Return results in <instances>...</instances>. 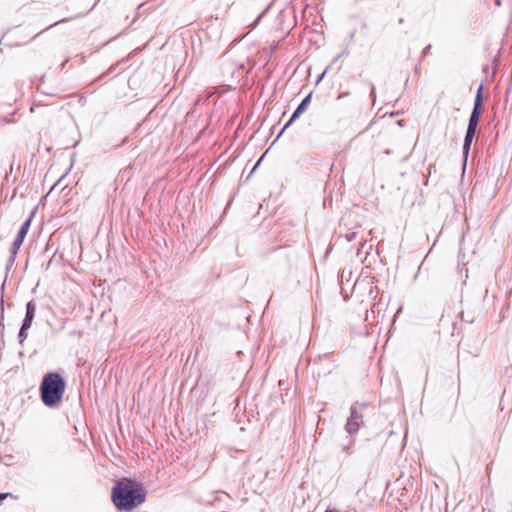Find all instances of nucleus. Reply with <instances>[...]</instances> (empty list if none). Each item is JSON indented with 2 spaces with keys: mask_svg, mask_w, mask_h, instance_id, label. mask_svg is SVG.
<instances>
[{
  "mask_svg": "<svg viewBox=\"0 0 512 512\" xmlns=\"http://www.w3.org/2000/svg\"><path fill=\"white\" fill-rule=\"evenodd\" d=\"M340 58V55H337L334 61H337Z\"/></svg>",
  "mask_w": 512,
  "mask_h": 512,
  "instance_id": "obj_22",
  "label": "nucleus"
},
{
  "mask_svg": "<svg viewBox=\"0 0 512 512\" xmlns=\"http://www.w3.org/2000/svg\"><path fill=\"white\" fill-rule=\"evenodd\" d=\"M325 512H340V511L335 510V509H327Z\"/></svg>",
  "mask_w": 512,
  "mask_h": 512,
  "instance_id": "obj_20",
  "label": "nucleus"
},
{
  "mask_svg": "<svg viewBox=\"0 0 512 512\" xmlns=\"http://www.w3.org/2000/svg\"><path fill=\"white\" fill-rule=\"evenodd\" d=\"M477 127L478 126H476V125H470V124H468V126H467V130H466V134H465V138H464V144H463V153H464L465 157L468 156L472 141H473L476 131H477Z\"/></svg>",
  "mask_w": 512,
  "mask_h": 512,
  "instance_id": "obj_6",
  "label": "nucleus"
},
{
  "mask_svg": "<svg viewBox=\"0 0 512 512\" xmlns=\"http://www.w3.org/2000/svg\"><path fill=\"white\" fill-rule=\"evenodd\" d=\"M146 490L136 481H118L111 493L113 504L118 510L131 511L141 505L146 499Z\"/></svg>",
  "mask_w": 512,
  "mask_h": 512,
  "instance_id": "obj_1",
  "label": "nucleus"
},
{
  "mask_svg": "<svg viewBox=\"0 0 512 512\" xmlns=\"http://www.w3.org/2000/svg\"><path fill=\"white\" fill-rule=\"evenodd\" d=\"M347 96H349V92H342L338 95L337 99H342Z\"/></svg>",
  "mask_w": 512,
  "mask_h": 512,
  "instance_id": "obj_15",
  "label": "nucleus"
},
{
  "mask_svg": "<svg viewBox=\"0 0 512 512\" xmlns=\"http://www.w3.org/2000/svg\"><path fill=\"white\" fill-rule=\"evenodd\" d=\"M358 233L357 232H350L345 235V238L348 242H352L356 240Z\"/></svg>",
  "mask_w": 512,
  "mask_h": 512,
  "instance_id": "obj_13",
  "label": "nucleus"
},
{
  "mask_svg": "<svg viewBox=\"0 0 512 512\" xmlns=\"http://www.w3.org/2000/svg\"><path fill=\"white\" fill-rule=\"evenodd\" d=\"M361 425L358 424V422H355L351 420L350 418L347 419V422L345 424V431L348 433L349 436L355 435L358 430L360 429Z\"/></svg>",
  "mask_w": 512,
  "mask_h": 512,
  "instance_id": "obj_9",
  "label": "nucleus"
},
{
  "mask_svg": "<svg viewBox=\"0 0 512 512\" xmlns=\"http://www.w3.org/2000/svg\"><path fill=\"white\" fill-rule=\"evenodd\" d=\"M482 89H483V87H482V85H480L477 90V94H476L475 101H474V106H473V109H472V112H471V115L469 118L468 124H470V125L478 126V124H479L480 116L482 113V103H483Z\"/></svg>",
  "mask_w": 512,
  "mask_h": 512,
  "instance_id": "obj_4",
  "label": "nucleus"
},
{
  "mask_svg": "<svg viewBox=\"0 0 512 512\" xmlns=\"http://www.w3.org/2000/svg\"><path fill=\"white\" fill-rule=\"evenodd\" d=\"M311 97H312V93H309L306 97H304V99L301 101V103L298 105V107L293 112L289 121L282 128V130L279 133V135L277 136V138H279L283 134L285 129H287L288 126H290L291 123L294 122L306 110L307 106L309 105V103L311 101Z\"/></svg>",
  "mask_w": 512,
  "mask_h": 512,
  "instance_id": "obj_5",
  "label": "nucleus"
},
{
  "mask_svg": "<svg viewBox=\"0 0 512 512\" xmlns=\"http://www.w3.org/2000/svg\"><path fill=\"white\" fill-rule=\"evenodd\" d=\"M16 255H17V254H11V253H10V257H9V259H8V261H7V265H6V273H8V272H9V270H10V269L12 268V266L14 265V263H15V259H16Z\"/></svg>",
  "mask_w": 512,
  "mask_h": 512,
  "instance_id": "obj_12",
  "label": "nucleus"
},
{
  "mask_svg": "<svg viewBox=\"0 0 512 512\" xmlns=\"http://www.w3.org/2000/svg\"><path fill=\"white\" fill-rule=\"evenodd\" d=\"M324 74H325V72L322 73V75L319 77L318 81L322 80Z\"/></svg>",
  "mask_w": 512,
  "mask_h": 512,
  "instance_id": "obj_21",
  "label": "nucleus"
},
{
  "mask_svg": "<svg viewBox=\"0 0 512 512\" xmlns=\"http://www.w3.org/2000/svg\"><path fill=\"white\" fill-rule=\"evenodd\" d=\"M30 328L29 327H25L24 325L21 326L20 328V331L18 333V339H19V343L22 345L24 343V341L27 339V336H28V333L27 331L29 330Z\"/></svg>",
  "mask_w": 512,
  "mask_h": 512,
  "instance_id": "obj_11",
  "label": "nucleus"
},
{
  "mask_svg": "<svg viewBox=\"0 0 512 512\" xmlns=\"http://www.w3.org/2000/svg\"><path fill=\"white\" fill-rule=\"evenodd\" d=\"M33 216H34V212H32L30 217L26 221H24V223L21 225V227L17 233V236L11 246V249H10L11 254L18 253V251H19L21 245L23 244V241L30 229V225H31Z\"/></svg>",
  "mask_w": 512,
  "mask_h": 512,
  "instance_id": "obj_3",
  "label": "nucleus"
},
{
  "mask_svg": "<svg viewBox=\"0 0 512 512\" xmlns=\"http://www.w3.org/2000/svg\"><path fill=\"white\" fill-rule=\"evenodd\" d=\"M5 285H6V279L3 281L2 285H1V299H0V322H2V320L4 319V299H3V293H4V290H5Z\"/></svg>",
  "mask_w": 512,
  "mask_h": 512,
  "instance_id": "obj_10",
  "label": "nucleus"
},
{
  "mask_svg": "<svg viewBox=\"0 0 512 512\" xmlns=\"http://www.w3.org/2000/svg\"><path fill=\"white\" fill-rule=\"evenodd\" d=\"M65 392V381L60 374L50 372L46 374L40 385L41 400L47 407L57 405Z\"/></svg>",
  "mask_w": 512,
  "mask_h": 512,
  "instance_id": "obj_2",
  "label": "nucleus"
},
{
  "mask_svg": "<svg viewBox=\"0 0 512 512\" xmlns=\"http://www.w3.org/2000/svg\"><path fill=\"white\" fill-rule=\"evenodd\" d=\"M366 404H354L350 408L349 418L358 424H363V409L366 408Z\"/></svg>",
  "mask_w": 512,
  "mask_h": 512,
  "instance_id": "obj_7",
  "label": "nucleus"
},
{
  "mask_svg": "<svg viewBox=\"0 0 512 512\" xmlns=\"http://www.w3.org/2000/svg\"><path fill=\"white\" fill-rule=\"evenodd\" d=\"M11 494L9 493H0V500H3L4 498L10 496Z\"/></svg>",
  "mask_w": 512,
  "mask_h": 512,
  "instance_id": "obj_17",
  "label": "nucleus"
},
{
  "mask_svg": "<svg viewBox=\"0 0 512 512\" xmlns=\"http://www.w3.org/2000/svg\"><path fill=\"white\" fill-rule=\"evenodd\" d=\"M431 48V45H428L424 51H423V54L425 55L427 52H429V49Z\"/></svg>",
  "mask_w": 512,
  "mask_h": 512,
  "instance_id": "obj_18",
  "label": "nucleus"
},
{
  "mask_svg": "<svg viewBox=\"0 0 512 512\" xmlns=\"http://www.w3.org/2000/svg\"><path fill=\"white\" fill-rule=\"evenodd\" d=\"M215 500H217V497H215L214 500H207L206 503L212 505Z\"/></svg>",
  "mask_w": 512,
  "mask_h": 512,
  "instance_id": "obj_19",
  "label": "nucleus"
},
{
  "mask_svg": "<svg viewBox=\"0 0 512 512\" xmlns=\"http://www.w3.org/2000/svg\"><path fill=\"white\" fill-rule=\"evenodd\" d=\"M370 97L372 98V101L375 102L376 92H375V86L374 85L371 86Z\"/></svg>",
  "mask_w": 512,
  "mask_h": 512,
  "instance_id": "obj_14",
  "label": "nucleus"
},
{
  "mask_svg": "<svg viewBox=\"0 0 512 512\" xmlns=\"http://www.w3.org/2000/svg\"><path fill=\"white\" fill-rule=\"evenodd\" d=\"M60 22H61V21L54 22V24H53L52 26L57 25V24H58V23H60Z\"/></svg>",
  "mask_w": 512,
  "mask_h": 512,
  "instance_id": "obj_23",
  "label": "nucleus"
},
{
  "mask_svg": "<svg viewBox=\"0 0 512 512\" xmlns=\"http://www.w3.org/2000/svg\"><path fill=\"white\" fill-rule=\"evenodd\" d=\"M35 313H36V304L34 303V301H29L26 304V313H25V317L23 319L22 325L30 328L32 325V322L34 320Z\"/></svg>",
  "mask_w": 512,
  "mask_h": 512,
  "instance_id": "obj_8",
  "label": "nucleus"
},
{
  "mask_svg": "<svg viewBox=\"0 0 512 512\" xmlns=\"http://www.w3.org/2000/svg\"><path fill=\"white\" fill-rule=\"evenodd\" d=\"M262 15H263V14H260V15L257 17V19L255 20L254 24L252 25V28H254V27L258 24V22L260 21V19H261Z\"/></svg>",
  "mask_w": 512,
  "mask_h": 512,
  "instance_id": "obj_16",
  "label": "nucleus"
}]
</instances>
